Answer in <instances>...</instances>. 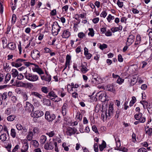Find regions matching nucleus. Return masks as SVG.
<instances>
[{
    "mask_svg": "<svg viewBox=\"0 0 152 152\" xmlns=\"http://www.w3.org/2000/svg\"><path fill=\"white\" fill-rule=\"evenodd\" d=\"M32 65H34L35 66H38L37 65H35L34 64L26 62L25 60H23L21 59H18L16 60L15 62L12 63V65L13 66H20L22 65L28 66Z\"/></svg>",
    "mask_w": 152,
    "mask_h": 152,
    "instance_id": "obj_1",
    "label": "nucleus"
},
{
    "mask_svg": "<svg viewBox=\"0 0 152 152\" xmlns=\"http://www.w3.org/2000/svg\"><path fill=\"white\" fill-rule=\"evenodd\" d=\"M113 110V106L112 105H110L108 106V110L106 112H103L101 114L102 119L106 120L107 118L109 119L110 116L112 115Z\"/></svg>",
    "mask_w": 152,
    "mask_h": 152,
    "instance_id": "obj_2",
    "label": "nucleus"
},
{
    "mask_svg": "<svg viewBox=\"0 0 152 152\" xmlns=\"http://www.w3.org/2000/svg\"><path fill=\"white\" fill-rule=\"evenodd\" d=\"M137 75H130L126 78L128 79V83L129 86H133L137 82Z\"/></svg>",
    "mask_w": 152,
    "mask_h": 152,
    "instance_id": "obj_3",
    "label": "nucleus"
},
{
    "mask_svg": "<svg viewBox=\"0 0 152 152\" xmlns=\"http://www.w3.org/2000/svg\"><path fill=\"white\" fill-rule=\"evenodd\" d=\"M11 77V75L9 74H7L5 76L4 74L0 73V82L7 84L10 79Z\"/></svg>",
    "mask_w": 152,
    "mask_h": 152,
    "instance_id": "obj_4",
    "label": "nucleus"
},
{
    "mask_svg": "<svg viewBox=\"0 0 152 152\" xmlns=\"http://www.w3.org/2000/svg\"><path fill=\"white\" fill-rule=\"evenodd\" d=\"M61 27L57 22H54L52 26V31L53 33L57 35L60 30Z\"/></svg>",
    "mask_w": 152,
    "mask_h": 152,
    "instance_id": "obj_5",
    "label": "nucleus"
},
{
    "mask_svg": "<svg viewBox=\"0 0 152 152\" xmlns=\"http://www.w3.org/2000/svg\"><path fill=\"white\" fill-rule=\"evenodd\" d=\"M45 118L49 122H51L56 118V116L53 114L50 113L48 111H46L45 114Z\"/></svg>",
    "mask_w": 152,
    "mask_h": 152,
    "instance_id": "obj_6",
    "label": "nucleus"
},
{
    "mask_svg": "<svg viewBox=\"0 0 152 152\" xmlns=\"http://www.w3.org/2000/svg\"><path fill=\"white\" fill-rule=\"evenodd\" d=\"M48 96H49V98L50 99L55 102H58L61 99L60 98L58 97L55 94L54 92L53 91L48 93Z\"/></svg>",
    "mask_w": 152,
    "mask_h": 152,
    "instance_id": "obj_7",
    "label": "nucleus"
},
{
    "mask_svg": "<svg viewBox=\"0 0 152 152\" xmlns=\"http://www.w3.org/2000/svg\"><path fill=\"white\" fill-rule=\"evenodd\" d=\"M44 115L43 112L40 110H37L35 111H32L31 115L33 118H38Z\"/></svg>",
    "mask_w": 152,
    "mask_h": 152,
    "instance_id": "obj_8",
    "label": "nucleus"
},
{
    "mask_svg": "<svg viewBox=\"0 0 152 152\" xmlns=\"http://www.w3.org/2000/svg\"><path fill=\"white\" fill-rule=\"evenodd\" d=\"M18 87H24L26 88H31L33 86V85L30 83H23L22 81L18 82L17 83Z\"/></svg>",
    "mask_w": 152,
    "mask_h": 152,
    "instance_id": "obj_9",
    "label": "nucleus"
},
{
    "mask_svg": "<svg viewBox=\"0 0 152 152\" xmlns=\"http://www.w3.org/2000/svg\"><path fill=\"white\" fill-rule=\"evenodd\" d=\"M77 131V129L74 127L72 128L70 127H68L66 129V133L67 135L71 136L75 134Z\"/></svg>",
    "mask_w": 152,
    "mask_h": 152,
    "instance_id": "obj_10",
    "label": "nucleus"
},
{
    "mask_svg": "<svg viewBox=\"0 0 152 152\" xmlns=\"http://www.w3.org/2000/svg\"><path fill=\"white\" fill-rule=\"evenodd\" d=\"M26 78L30 81H34L38 79V76L37 75H32L30 74H28L25 76Z\"/></svg>",
    "mask_w": 152,
    "mask_h": 152,
    "instance_id": "obj_11",
    "label": "nucleus"
},
{
    "mask_svg": "<svg viewBox=\"0 0 152 152\" xmlns=\"http://www.w3.org/2000/svg\"><path fill=\"white\" fill-rule=\"evenodd\" d=\"M25 109L26 111L28 112L33 111L34 110V107L33 105L29 103L28 102H26V106H25Z\"/></svg>",
    "mask_w": 152,
    "mask_h": 152,
    "instance_id": "obj_12",
    "label": "nucleus"
},
{
    "mask_svg": "<svg viewBox=\"0 0 152 152\" xmlns=\"http://www.w3.org/2000/svg\"><path fill=\"white\" fill-rule=\"evenodd\" d=\"M96 96L99 97V99L102 100L103 99V101L106 100V96H107V95L105 92H102L101 91L97 93Z\"/></svg>",
    "mask_w": 152,
    "mask_h": 152,
    "instance_id": "obj_13",
    "label": "nucleus"
},
{
    "mask_svg": "<svg viewBox=\"0 0 152 152\" xmlns=\"http://www.w3.org/2000/svg\"><path fill=\"white\" fill-rule=\"evenodd\" d=\"M53 141H51L49 143H46L44 146V148L47 150H52L54 148Z\"/></svg>",
    "mask_w": 152,
    "mask_h": 152,
    "instance_id": "obj_14",
    "label": "nucleus"
},
{
    "mask_svg": "<svg viewBox=\"0 0 152 152\" xmlns=\"http://www.w3.org/2000/svg\"><path fill=\"white\" fill-rule=\"evenodd\" d=\"M134 41V36L132 35H130L127 38V41L126 43V45H131Z\"/></svg>",
    "mask_w": 152,
    "mask_h": 152,
    "instance_id": "obj_15",
    "label": "nucleus"
},
{
    "mask_svg": "<svg viewBox=\"0 0 152 152\" xmlns=\"http://www.w3.org/2000/svg\"><path fill=\"white\" fill-rule=\"evenodd\" d=\"M31 56L34 59L39 58L40 57V52L38 50H35L31 53Z\"/></svg>",
    "mask_w": 152,
    "mask_h": 152,
    "instance_id": "obj_16",
    "label": "nucleus"
},
{
    "mask_svg": "<svg viewBox=\"0 0 152 152\" xmlns=\"http://www.w3.org/2000/svg\"><path fill=\"white\" fill-rule=\"evenodd\" d=\"M29 19L28 15H26L23 16L22 19L21 20V23L22 25H26L28 23Z\"/></svg>",
    "mask_w": 152,
    "mask_h": 152,
    "instance_id": "obj_17",
    "label": "nucleus"
},
{
    "mask_svg": "<svg viewBox=\"0 0 152 152\" xmlns=\"http://www.w3.org/2000/svg\"><path fill=\"white\" fill-rule=\"evenodd\" d=\"M32 70L34 72H36L39 75L44 74V73L42 69L39 67H33Z\"/></svg>",
    "mask_w": 152,
    "mask_h": 152,
    "instance_id": "obj_18",
    "label": "nucleus"
},
{
    "mask_svg": "<svg viewBox=\"0 0 152 152\" xmlns=\"http://www.w3.org/2000/svg\"><path fill=\"white\" fill-rule=\"evenodd\" d=\"M70 35V33L69 32L68 29L65 30L64 31L62 37L63 38H67Z\"/></svg>",
    "mask_w": 152,
    "mask_h": 152,
    "instance_id": "obj_19",
    "label": "nucleus"
},
{
    "mask_svg": "<svg viewBox=\"0 0 152 152\" xmlns=\"http://www.w3.org/2000/svg\"><path fill=\"white\" fill-rule=\"evenodd\" d=\"M6 46H7L9 49L11 50H14L16 48V44L14 43L13 42L9 43Z\"/></svg>",
    "mask_w": 152,
    "mask_h": 152,
    "instance_id": "obj_20",
    "label": "nucleus"
},
{
    "mask_svg": "<svg viewBox=\"0 0 152 152\" xmlns=\"http://www.w3.org/2000/svg\"><path fill=\"white\" fill-rule=\"evenodd\" d=\"M122 26H120L119 27H113L111 28V31L113 33H114L115 32L119 31H120L122 29Z\"/></svg>",
    "mask_w": 152,
    "mask_h": 152,
    "instance_id": "obj_21",
    "label": "nucleus"
},
{
    "mask_svg": "<svg viewBox=\"0 0 152 152\" xmlns=\"http://www.w3.org/2000/svg\"><path fill=\"white\" fill-rule=\"evenodd\" d=\"M71 60V56L67 54L66 57V63L65 65L66 66H69L70 65V61Z\"/></svg>",
    "mask_w": 152,
    "mask_h": 152,
    "instance_id": "obj_22",
    "label": "nucleus"
},
{
    "mask_svg": "<svg viewBox=\"0 0 152 152\" xmlns=\"http://www.w3.org/2000/svg\"><path fill=\"white\" fill-rule=\"evenodd\" d=\"M107 89L108 91H110L113 93L115 92V89L114 86L112 85H109L107 86Z\"/></svg>",
    "mask_w": 152,
    "mask_h": 152,
    "instance_id": "obj_23",
    "label": "nucleus"
},
{
    "mask_svg": "<svg viewBox=\"0 0 152 152\" xmlns=\"http://www.w3.org/2000/svg\"><path fill=\"white\" fill-rule=\"evenodd\" d=\"M47 137L45 135H42L40 137V142L41 144H45L47 140Z\"/></svg>",
    "mask_w": 152,
    "mask_h": 152,
    "instance_id": "obj_24",
    "label": "nucleus"
},
{
    "mask_svg": "<svg viewBox=\"0 0 152 152\" xmlns=\"http://www.w3.org/2000/svg\"><path fill=\"white\" fill-rule=\"evenodd\" d=\"M67 104L66 103H64L62 107V113L63 115H65L66 114V108L67 107Z\"/></svg>",
    "mask_w": 152,
    "mask_h": 152,
    "instance_id": "obj_25",
    "label": "nucleus"
},
{
    "mask_svg": "<svg viewBox=\"0 0 152 152\" xmlns=\"http://www.w3.org/2000/svg\"><path fill=\"white\" fill-rule=\"evenodd\" d=\"M28 144L27 143H25L23 144L22 149L21 150L22 152H27L28 149Z\"/></svg>",
    "mask_w": 152,
    "mask_h": 152,
    "instance_id": "obj_26",
    "label": "nucleus"
},
{
    "mask_svg": "<svg viewBox=\"0 0 152 152\" xmlns=\"http://www.w3.org/2000/svg\"><path fill=\"white\" fill-rule=\"evenodd\" d=\"M31 94L33 96H34L39 99H41L43 97L42 95L40 94L38 92H33L31 93Z\"/></svg>",
    "mask_w": 152,
    "mask_h": 152,
    "instance_id": "obj_27",
    "label": "nucleus"
},
{
    "mask_svg": "<svg viewBox=\"0 0 152 152\" xmlns=\"http://www.w3.org/2000/svg\"><path fill=\"white\" fill-rule=\"evenodd\" d=\"M106 146V144L105 142L103 140L102 143V144L99 145V148L101 151H102L103 149L105 148Z\"/></svg>",
    "mask_w": 152,
    "mask_h": 152,
    "instance_id": "obj_28",
    "label": "nucleus"
},
{
    "mask_svg": "<svg viewBox=\"0 0 152 152\" xmlns=\"http://www.w3.org/2000/svg\"><path fill=\"white\" fill-rule=\"evenodd\" d=\"M33 135L34 134L31 131H29L27 136V139L29 141L31 140Z\"/></svg>",
    "mask_w": 152,
    "mask_h": 152,
    "instance_id": "obj_29",
    "label": "nucleus"
},
{
    "mask_svg": "<svg viewBox=\"0 0 152 152\" xmlns=\"http://www.w3.org/2000/svg\"><path fill=\"white\" fill-rule=\"evenodd\" d=\"M16 117V116L14 115H11L7 118V120L8 121H13Z\"/></svg>",
    "mask_w": 152,
    "mask_h": 152,
    "instance_id": "obj_30",
    "label": "nucleus"
},
{
    "mask_svg": "<svg viewBox=\"0 0 152 152\" xmlns=\"http://www.w3.org/2000/svg\"><path fill=\"white\" fill-rule=\"evenodd\" d=\"M7 97V93H4L3 94H0V98L3 100H5Z\"/></svg>",
    "mask_w": 152,
    "mask_h": 152,
    "instance_id": "obj_31",
    "label": "nucleus"
},
{
    "mask_svg": "<svg viewBox=\"0 0 152 152\" xmlns=\"http://www.w3.org/2000/svg\"><path fill=\"white\" fill-rule=\"evenodd\" d=\"M31 144L33 145L35 148H37L39 145L38 142L36 140H33L31 142Z\"/></svg>",
    "mask_w": 152,
    "mask_h": 152,
    "instance_id": "obj_32",
    "label": "nucleus"
},
{
    "mask_svg": "<svg viewBox=\"0 0 152 152\" xmlns=\"http://www.w3.org/2000/svg\"><path fill=\"white\" fill-rule=\"evenodd\" d=\"M16 133L15 130L14 129H12L11 130V136L13 138H15L16 137Z\"/></svg>",
    "mask_w": 152,
    "mask_h": 152,
    "instance_id": "obj_33",
    "label": "nucleus"
},
{
    "mask_svg": "<svg viewBox=\"0 0 152 152\" xmlns=\"http://www.w3.org/2000/svg\"><path fill=\"white\" fill-rule=\"evenodd\" d=\"M140 103L143 105L144 108H148V103L147 102L145 101H140Z\"/></svg>",
    "mask_w": 152,
    "mask_h": 152,
    "instance_id": "obj_34",
    "label": "nucleus"
},
{
    "mask_svg": "<svg viewBox=\"0 0 152 152\" xmlns=\"http://www.w3.org/2000/svg\"><path fill=\"white\" fill-rule=\"evenodd\" d=\"M12 74L13 77H15L18 75V72L17 70L13 69L12 70Z\"/></svg>",
    "mask_w": 152,
    "mask_h": 152,
    "instance_id": "obj_35",
    "label": "nucleus"
},
{
    "mask_svg": "<svg viewBox=\"0 0 152 152\" xmlns=\"http://www.w3.org/2000/svg\"><path fill=\"white\" fill-rule=\"evenodd\" d=\"M41 90L42 92L45 93L47 94L48 92V89L47 87L45 86L42 87L41 88Z\"/></svg>",
    "mask_w": 152,
    "mask_h": 152,
    "instance_id": "obj_36",
    "label": "nucleus"
},
{
    "mask_svg": "<svg viewBox=\"0 0 152 152\" xmlns=\"http://www.w3.org/2000/svg\"><path fill=\"white\" fill-rule=\"evenodd\" d=\"M33 134H38L39 132V129L37 127H34L33 128Z\"/></svg>",
    "mask_w": 152,
    "mask_h": 152,
    "instance_id": "obj_37",
    "label": "nucleus"
},
{
    "mask_svg": "<svg viewBox=\"0 0 152 152\" xmlns=\"http://www.w3.org/2000/svg\"><path fill=\"white\" fill-rule=\"evenodd\" d=\"M7 139L6 137V134H3L1 135L0 137V140L3 141H5Z\"/></svg>",
    "mask_w": 152,
    "mask_h": 152,
    "instance_id": "obj_38",
    "label": "nucleus"
},
{
    "mask_svg": "<svg viewBox=\"0 0 152 152\" xmlns=\"http://www.w3.org/2000/svg\"><path fill=\"white\" fill-rule=\"evenodd\" d=\"M88 30L89 32L88 33V34L89 35H91V37H93L94 35V29L92 28H89Z\"/></svg>",
    "mask_w": 152,
    "mask_h": 152,
    "instance_id": "obj_39",
    "label": "nucleus"
},
{
    "mask_svg": "<svg viewBox=\"0 0 152 152\" xmlns=\"http://www.w3.org/2000/svg\"><path fill=\"white\" fill-rule=\"evenodd\" d=\"M46 134L48 135L50 137H52L55 134L54 131H51L46 133Z\"/></svg>",
    "mask_w": 152,
    "mask_h": 152,
    "instance_id": "obj_40",
    "label": "nucleus"
},
{
    "mask_svg": "<svg viewBox=\"0 0 152 152\" xmlns=\"http://www.w3.org/2000/svg\"><path fill=\"white\" fill-rule=\"evenodd\" d=\"M92 76L93 79L95 80L96 82L98 83L99 78L98 77L97 75L96 74L94 73V74L92 75Z\"/></svg>",
    "mask_w": 152,
    "mask_h": 152,
    "instance_id": "obj_41",
    "label": "nucleus"
},
{
    "mask_svg": "<svg viewBox=\"0 0 152 152\" xmlns=\"http://www.w3.org/2000/svg\"><path fill=\"white\" fill-rule=\"evenodd\" d=\"M43 103L44 104L47 106H49L51 105L50 101L48 99H45Z\"/></svg>",
    "mask_w": 152,
    "mask_h": 152,
    "instance_id": "obj_42",
    "label": "nucleus"
},
{
    "mask_svg": "<svg viewBox=\"0 0 152 152\" xmlns=\"http://www.w3.org/2000/svg\"><path fill=\"white\" fill-rule=\"evenodd\" d=\"M142 116V113H139L138 114H136L134 116L135 118L137 120H138Z\"/></svg>",
    "mask_w": 152,
    "mask_h": 152,
    "instance_id": "obj_43",
    "label": "nucleus"
},
{
    "mask_svg": "<svg viewBox=\"0 0 152 152\" xmlns=\"http://www.w3.org/2000/svg\"><path fill=\"white\" fill-rule=\"evenodd\" d=\"M88 70L89 69H87L86 67H82L80 69L81 71L83 74L86 73Z\"/></svg>",
    "mask_w": 152,
    "mask_h": 152,
    "instance_id": "obj_44",
    "label": "nucleus"
},
{
    "mask_svg": "<svg viewBox=\"0 0 152 152\" xmlns=\"http://www.w3.org/2000/svg\"><path fill=\"white\" fill-rule=\"evenodd\" d=\"M114 17L112 16L111 14L109 15L107 18V20L109 22H110L111 20H114Z\"/></svg>",
    "mask_w": 152,
    "mask_h": 152,
    "instance_id": "obj_45",
    "label": "nucleus"
},
{
    "mask_svg": "<svg viewBox=\"0 0 152 152\" xmlns=\"http://www.w3.org/2000/svg\"><path fill=\"white\" fill-rule=\"evenodd\" d=\"M146 133L148 134L149 135L151 136L152 133V129H150V128L148 127L146 129Z\"/></svg>",
    "mask_w": 152,
    "mask_h": 152,
    "instance_id": "obj_46",
    "label": "nucleus"
},
{
    "mask_svg": "<svg viewBox=\"0 0 152 152\" xmlns=\"http://www.w3.org/2000/svg\"><path fill=\"white\" fill-rule=\"evenodd\" d=\"M16 16L15 14H13L12 18V24H14L16 22Z\"/></svg>",
    "mask_w": 152,
    "mask_h": 152,
    "instance_id": "obj_47",
    "label": "nucleus"
},
{
    "mask_svg": "<svg viewBox=\"0 0 152 152\" xmlns=\"http://www.w3.org/2000/svg\"><path fill=\"white\" fill-rule=\"evenodd\" d=\"M124 81V79H122L120 77H119L118 78L117 80V82L119 84H121L123 83Z\"/></svg>",
    "mask_w": 152,
    "mask_h": 152,
    "instance_id": "obj_48",
    "label": "nucleus"
},
{
    "mask_svg": "<svg viewBox=\"0 0 152 152\" xmlns=\"http://www.w3.org/2000/svg\"><path fill=\"white\" fill-rule=\"evenodd\" d=\"M107 48V45L105 44H103L102 45H99V48L102 50H103L104 49Z\"/></svg>",
    "mask_w": 152,
    "mask_h": 152,
    "instance_id": "obj_49",
    "label": "nucleus"
},
{
    "mask_svg": "<svg viewBox=\"0 0 152 152\" xmlns=\"http://www.w3.org/2000/svg\"><path fill=\"white\" fill-rule=\"evenodd\" d=\"M78 36L80 38H83L85 36V34L83 32L79 33L78 34Z\"/></svg>",
    "mask_w": 152,
    "mask_h": 152,
    "instance_id": "obj_50",
    "label": "nucleus"
},
{
    "mask_svg": "<svg viewBox=\"0 0 152 152\" xmlns=\"http://www.w3.org/2000/svg\"><path fill=\"white\" fill-rule=\"evenodd\" d=\"M16 127L18 130H21L23 129V128L22 126L20 124H18L16 125Z\"/></svg>",
    "mask_w": 152,
    "mask_h": 152,
    "instance_id": "obj_51",
    "label": "nucleus"
},
{
    "mask_svg": "<svg viewBox=\"0 0 152 152\" xmlns=\"http://www.w3.org/2000/svg\"><path fill=\"white\" fill-rule=\"evenodd\" d=\"M107 13L105 11H103L100 14V16L101 17L105 18L107 16Z\"/></svg>",
    "mask_w": 152,
    "mask_h": 152,
    "instance_id": "obj_52",
    "label": "nucleus"
},
{
    "mask_svg": "<svg viewBox=\"0 0 152 152\" xmlns=\"http://www.w3.org/2000/svg\"><path fill=\"white\" fill-rule=\"evenodd\" d=\"M23 96V98L25 101H26L28 99V97L27 95L25 92H23L22 93Z\"/></svg>",
    "mask_w": 152,
    "mask_h": 152,
    "instance_id": "obj_53",
    "label": "nucleus"
},
{
    "mask_svg": "<svg viewBox=\"0 0 152 152\" xmlns=\"http://www.w3.org/2000/svg\"><path fill=\"white\" fill-rule=\"evenodd\" d=\"M12 147V145L11 144H8V145L5 146V148L7 149L9 152H11V148Z\"/></svg>",
    "mask_w": 152,
    "mask_h": 152,
    "instance_id": "obj_54",
    "label": "nucleus"
},
{
    "mask_svg": "<svg viewBox=\"0 0 152 152\" xmlns=\"http://www.w3.org/2000/svg\"><path fill=\"white\" fill-rule=\"evenodd\" d=\"M141 40V38L140 36L139 35H137V36L136 37V42H137V43L138 44L140 42V41Z\"/></svg>",
    "mask_w": 152,
    "mask_h": 152,
    "instance_id": "obj_55",
    "label": "nucleus"
},
{
    "mask_svg": "<svg viewBox=\"0 0 152 152\" xmlns=\"http://www.w3.org/2000/svg\"><path fill=\"white\" fill-rule=\"evenodd\" d=\"M99 20V18H95L92 19V22L96 24L98 22Z\"/></svg>",
    "mask_w": 152,
    "mask_h": 152,
    "instance_id": "obj_56",
    "label": "nucleus"
},
{
    "mask_svg": "<svg viewBox=\"0 0 152 152\" xmlns=\"http://www.w3.org/2000/svg\"><path fill=\"white\" fill-rule=\"evenodd\" d=\"M117 150L124 152H126L128 151L127 149L125 147H121L120 148H118L117 149Z\"/></svg>",
    "mask_w": 152,
    "mask_h": 152,
    "instance_id": "obj_57",
    "label": "nucleus"
},
{
    "mask_svg": "<svg viewBox=\"0 0 152 152\" xmlns=\"http://www.w3.org/2000/svg\"><path fill=\"white\" fill-rule=\"evenodd\" d=\"M98 146L97 143H94V151L96 152H98Z\"/></svg>",
    "mask_w": 152,
    "mask_h": 152,
    "instance_id": "obj_58",
    "label": "nucleus"
},
{
    "mask_svg": "<svg viewBox=\"0 0 152 152\" xmlns=\"http://www.w3.org/2000/svg\"><path fill=\"white\" fill-rule=\"evenodd\" d=\"M140 123H143L145 121V118L144 117H142V116L138 120Z\"/></svg>",
    "mask_w": 152,
    "mask_h": 152,
    "instance_id": "obj_59",
    "label": "nucleus"
},
{
    "mask_svg": "<svg viewBox=\"0 0 152 152\" xmlns=\"http://www.w3.org/2000/svg\"><path fill=\"white\" fill-rule=\"evenodd\" d=\"M51 80V76L50 75H47L45 77V81L50 82Z\"/></svg>",
    "mask_w": 152,
    "mask_h": 152,
    "instance_id": "obj_60",
    "label": "nucleus"
},
{
    "mask_svg": "<svg viewBox=\"0 0 152 152\" xmlns=\"http://www.w3.org/2000/svg\"><path fill=\"white\" fill-rule=\"evenodd\" d=\"M118 60L120 62H122L123 61V59L122 58L121 55L119 54L118 56Z\"/></svg>",
    "mask_w": 152,
    "mask_h": 152,
    "instance_id": "obj_61",
    "label": "nucleus"
},
{
    "mask_svg": "<svg viewBox=\"0 0 152 152\" xmlns=\"http://www.w3.org/2000/svg\"><path fill=\"white\" fill-rule=\"evenodd\" d=\"M92 130L96 133H98V132L97 129L95 126L94 125L92 126Z\"/></svg>",
    "mask_w": 152,
    "mask_h": 152,
    "instance_id": "obj_62",
    "label": "nucleus"
},
{
    "mask_svg": "<svg viewBox=\"0 0 152 152\" xmlns=\"http://www.w3.org/2000/svg\"><path fill=\"white\" fill-rule=\"evenodd\" d=\"M138 152H147V150L144 148H142L138 150Z\"/></svg>",
    "mask_w": 152,
    "mask_h": 152,
    "instance_id": "obj_63",
    "label": "nucleus"
},
{
    "mask_svg": "<svg viewBox=\"0 0 152 152\" xmlns=\"http://www.w3.org/2000/svg\"><path fill=\"white\" fill-rule=\"evenodd\" d=\"M117 4L119 7L120 8L122 7L123 6V3L120 1L118 0L117 1Z\"/></svg>",
    "mask_w": 152,
    "mask_h": 152,
    "instance_id": "obj_64",
    "label": "nucleus"
}]
</instances>
